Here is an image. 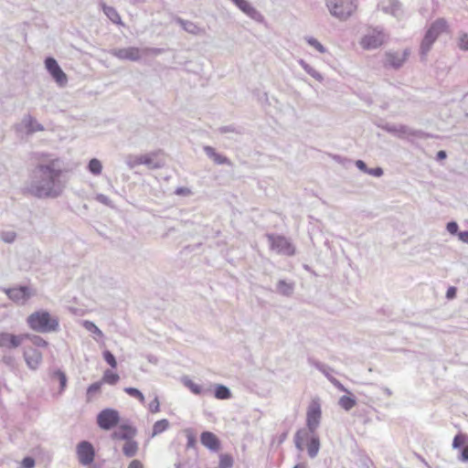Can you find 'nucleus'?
I'll list each match as a JSON object with an SVG mask.
<instances>
[{
  "instance_id": "f257e3e1",
  "label": "nucleus",
  "mask_w": 468,
  "mask_h": 468,
  "mask_svg": "<svg viewBox=\"0 0 468 468\" xmlns=\"http://www.w3.org/2000/svg\"><path fill=\"white\" fill-rule=\"evenodd\" d=\"M66 182L63 168L58 158L40 161L32 170L27 190L37 198L58 197Z\"/></svg>"
},
{
  "instance_id": "f03ea898",
  "label": "nucleus",
  "mask_w": 468,
  "mask_h": 468,
  "mask_svg": "<svg viewBox=\"0 0 468 468\" xmlns=\"http://www.w3.org/2000/svg\"><path fill=\"white\" fill-rule=\"evenodd\" d=\"M28 327L39 334L56 333L59 331V320L46 310H38L27 318Z\"/></svg>"
},
{
  "instance_id": "7ed1b4c3",
  "label": "nucleus",
  "mask_w": 468,
  "mask_h": 468,
  "mask_svg": "<svg viewBox=\"0 0 468 468\" xmlns=\"http://www.w3.org/2000/svg\"><path fill=\"white\" fill-rule=\"evenodd\" d=\"M329 14L339 21H346L356 11L358 0H325Z\"/></svg>"
},
{
  "instance_id": "20e7f679",
  "label": "nucleus",
  "mask_w": 468,
  "mask_h": 468,
  "mask_svg": "<svg viewBox=\"0 0 468 468\" xmlns=\"http://www.w3.org/2000/svg\"><path fill=\"white\" fill-rule=\"evenodd\" d=\"M267 239L271 249L275 250L278 254L285 256H292L295 254V247L284 236L267 234Z\"/></svg>"
},
{
  "instance_id": "39448f33",
  "label": "nucleus",
  "mask_w": 468,
  "mask_h": 468,
  "mask_svg": "<svg viewBox=\"0 0 468 468\" xmlns=\"http://www.w3.org/2000/svg\"><path fill=\"white\" fill-rule=\"evenodd\" d=\"M322 416V410L319 399H313L310 403L306 413V426L305 429L309 433H314L320 425Z\"/></svg>"
},
{
  "instance_id": "423d86ee",
  "label": "nucleus",
  "mask_w": 468,
  "mask_h": 468,
  "mask_svg": "<svg viewBox=\"0 0 468 468\" xmlns=\"http://www.w3.org/2000/svg\"><path fill=\"white\" fill-rule=\"evenodd\" d=\"M120 421L119 411L114 409H104L97 415V424L104 431H110Z\"/></svg>"
},
{
  "instance_id": "0eeeda50",
  "label": "nucleus",
  "mask_w": 468,
  "mask_h": 468,
  "mask_svg": "<svg viewBox=\"0 0 468 468\" xmlns=\"http://www.w3.org/2000/svg\"><path fill=\"white\" fill-rule=\"evenodd\" d=\"M386 34L382 28H373L361 39V46L365 49H375L379 48L386 40Z\"/></svg>"
},
{
  "instance_id": "6e6552de",
  "label": "nucleus",
  "mask_w": 468,
  "mask_h": 468,
  "mask_svg": "<svg viewBox=\"0 0 468 468\" xmlns=\"http://www.w3.org/2000/svg\"><path fill=\"white\" fill-rule=\"evenodd\" d=\"M45 67L59 87H65L67 85L68 77L54 58L48 57L45 59Z\"/></svg>"
},
{
  "instance_id": "1a4fd4ad",
  "label": "nucleus",
  "mask_w": 468,
  "mask_h": 468,
  "mask_svg": "<svg viewBox=\"0 0 468 468\" xmlns=\"http://www.w3.org/2000/svg\"><path fill=\"white\" fill-rule=\"evenodd\" d=\"M2 290L11 301L21 305L25 304L33 295V292L28 286H18L10 289L2 288Z\"/></svg>"
},
{
  "instance_id": "9d476101",
  "label": "nucleus",
  "mask_w": 468,
  "mask_h": 468,
  "mask_svg": "<svg viewBox=\"0 0 468 468\" xmlns=\"http://www.w3.org/2000/svg\"><path fill=\"white\" fill-rule=\"evenodd\" d=\"M77 455L82 465H90L94 461L95 451L90 441H82L77 445Z\"/></svg>"
},
{
  "instance_id": "9b49d317",
  "label": "nucleus",
  "mask_w": 468,
  "mask_h": 468,
  "mask_svg": "<svg viewBox=\"0 0 468 468\" xmlns=\"http://www.w3.org/2000/svg\"><path fill=\"white\" fill-rule=\"evenodd\" d=\"M143 50L139 48L129 47L122 48H114L111 50V54L121 59L129 61H139L142 58Z\"/></svg>"
},
{
  "instance_id": "f8f14e48",
  "label": "nucleus",
  "mask_w": 468,
  "mask_h": 468,
  "mask_svg": "<svg viewBox=\"0 0 468 468\" xmlns=\"http://www.w3.org/2000/svg\"><path fill=\"white\" fill-rule=\"evenodd\" d=\"M25 335H14L7 332L0 333V347L5 349H15L20 346L25 340Z\"/></svg>"
},
{
  "instance_id": "ddd939ff",
  "label": "nucleus",
  "mask_w": 468,
  "mask_h": 468,
  "mask_svg": "<svg viewBox=\"0 0 468 468\" xmlns=\"http://www.w3.org/2000/svg\"><path fill=\"white\" fill-rule=\"evenodd\" d=\"M383 129L385 131H387L388 133L398 135L399 137H407V136L420 137V135L422 134V132L413 130V129L410 128L409 126L402 125V124L397 125V124L388 123L383 127Z\"/></svg>"
},
{
  "instance_id": "4468645a",
  "label": "nucleus",
  "mask_w": 468,
  "mask_h": 468,
  "mask_svg": "<svg viewBox=\"0 0 468 468\" xmlns=\"http://www.w3.org/2000/svg\"><path fill=\"white\" fill-rule=\"evenodd\" d=\"M410 52L405 49L402 53L400 52H388L386 54L387 65L393 69H399L405 60L407 59Z\"/></svg>"
},
{
  "instance_id": "2eb2a0df",
  "label": "nucleus",
  "mask_w": 468,
  "mask_h": 468,
  "mask_svg": "<svg viewBox=\"0 0 468 468\" xmlns=\"http://www.w3.org/2000/svg\"><path fill=\"white\" fill-rule=\"evenodd\" d=\"M136 434V429L129 424H122L118 430L112 433V438L114 440L128 441L134 437Z\"/></svg>"
},
{
  "instance_id": "dca6fc26",
  "label": "nucleus",
  "mask_w": 468,
  "mask_h": 468,
  "mask_svg": "<svg viewBox=\"0 0 468 468\" xmlns=\"http://www.w3.org/2000/svg\"><path fill=\"white\" fill-rule=\"evenodd\" d=\"M201 443L210 451L219 450L220 442L218 437L211 431H203L200 435Z\"/></svg>"
},
{
  "instance_id": "f3484780",
  "label": "nucleus",
  "mask_w": 468,
  "mask_h": 468,
  "mask_svg": "<svg viewBox=\"0 0 468 468\" xmlns=\"http://www.w3.org/2000/svg\"><path fill=\"white\" fill-rule=\"evenodd\" d=\"M24 357L28 367L36 369L42 360L41 353L35 348L26 350Z\"/></svg>"
},
{
  "instance_id": "a211bd4d",
  "label": "nucleus",
  "mask_w": 468,
  "mask_h": 468,
  "mask_svg": "<svg viewBox=\"0 0 468 468\" xmlns=\"http://www.w3.org/2000/svg\"><path fill=\"white\" fill-rule=\"evenodd\" d=\"M239 9L253 19L261 16L258 10L253 7L247 0H230Z\"/></svg>"
},
{
  "instance_id": "6ab92c4d",
  "label": "nucleus",
  "mask_w": 468,
  "mask_h": 468,
  "mask_svg": "<svg viewBox=\"0 0 468 468\" xmlns=\"http://www.w3.org/2000/svg\"><path fill=\"white\" fill-rule=\"evenodd\" d=\"M22 123L27 129V134H32L36 132L45 130L44 126L30 114H27L23 117Z\"/></svg>"
},
{
  "instance_id": "aec40b11",
  "label": "nucleus",
  "mask_w": 468,
  "mask_h": 468,
  "mask_svg": "<svg viewBox=\"0 0 468 468\" xmlns=\"http://www.w3.org/2000/svg\"><path fill=\"white\" fill-rule=\"evenodd\" d=\"M205 154L211 159L216 165H230V160L221 154L216 152V150L209 145H206L203 147Z\"/></svg>"
},
{
  "instance_id": "412c9836",
  "label": "nucleus",
  "mask_w": 468,
  "mask_h": 468,
  "mask_svg": "<svg viewBox=\"0 0 468 468\" xmlns=\"http://www.w3.org/2000/svg\"><path fill=\"white\" fill-rule=\"evenodd\" d=\"M381 10L393 16L399 17L401 15L399 0H383L380 4Z\"/></svg>"
},
{
  "instance_id": "4be33fe9",
  "label": "nucleus",
  "mask_w": 468,
  "mask_h": 468,
  "mask_svg": "<svg viewBox=\"0 0 468 468\" xmlns=\"http://www.w3.org/2000/svg\"><path fill=\"white\" fill-rule=\"evenodd\" d=\"M307 443V453L310 458L314 459L317 456L320 450V439L314 433H309V439L306 441Z\"/></svg>"
},
{
  "instance_id": "5701e85b",
  "label": "nucleus",
  "mask_w": 468,
  "mask_h": 468,
  "mask_svg": "<svg viewBox=\"0 0 468 468\" xmlns=\"http://www.w3.org/2000/svg\"><path fill=\"white\" fill-rule=\"evenodd\" d=\"M175 21L180 25L182 27V28L189 33V34H192V35H198L201 33V28L199 27H197L195 23L191 22V21H188V20H185L179 16H176L175 17Z\"/></svg>"
},
{
  "instance_id": "b1692460",
  "label": "nucleus",
  "mask_w": 468,
  "mask_h": 468,
  "mask_svg": "<svg viewBox=\"0 0 468 468\" xmlns=\"http://www.w3.org/2000/svg\"><path fill=\"white\" fill-rule=\"evenodd\" d=\"M447 22L443 18L435 20L428 28L427 32L438 38V37L446 30Z\"/></svg>"
},
{
  "instance_id": "393cba45",
  "label": "nucleus",
  "mask_w": 468,
  "mask_h": 468,
  "mask_svg": "<svg viewBox=\"0 0 468 468\" xmlns=\"http://www.w3.org/2000/svg\"><path fill=\"white\" fill-rule=\"evenodd\" d=\"M309 439V431H307L305 429H300L298 430L293 438L295 448L299 452L303 451V444L306 441Z\"/></svg>"
},
{
  "instance_id": "a878e982",
  "label": "nucleus",
  "mask_w": 468,
  "mask_h": 468,
  "mask_svg": "<svg viewBox=\"0 0 468 468\" xmlns=\"http://www.w3.org/2000/svg\"><path fill=\"white\" fill-rule=\"evenodd\" d=\"M183 383L195 395H207L210 392V389L204 388L187 378L183 379Z\"/></svg>"
},
{
  "instance_id": "bb28decb",
  "label": "nucleus",
  "mask_w": 468,
  "mask_h": 468,
  "mask_svg": "<svg viewBox=\"0 0 468 468\" xmlns=\"http://www.w3.org/2000/svg\"><path fill=\"white\" fill-rule=\"evenodd\" d=\"M50 378L52 381L58 380L59 383V394H62L67 387L68 378L66 374L60 370L57 369L53 371L50 375Z\"/></svg>"
},
{
  "instance_id": "cd10ccee",
  "label": "nucleus",
  "mask_w": 468,
  "mask_h": 468,
  "mask_svg": "<svg viewBox=\"0 0 468 468\" xmlns=\"http://www.w3.org/2000/svg\"><path fill=\"white\" fill-rule=\"evenodd\" d=\"M294 283L285 280H280L277 283V292L283 296H291L293 293Z\"/></svg>"
},
{
  "instance_id": "c85d7f7f",
  "label": "nucleus",
  "mask_w": 468,
  "mask_h": 468,
  "mask_svg": "<svg viewBox=\"0 0 468 468\" xmlns=\"http://www.w3.org/2000/svg\"><path fill=\"white\" fill-rule=\"evenodd\" d=\"M214 397L218 399H229L231 398L230 389L222 384H216L214 386Z\"/></svg>"
},
{
  "instance_id": "c756f323",
  "label": "nucleus",
  "mask_w": 468,
  "mask_h": 468,
  "mask_svg": "<svg viewBox=\"0 0 468 468\" xmlns=\"http://www.w3.org/2000/svg\"><path fill=\"white\" fill-rule=\"evenodd\" d=\"M308 362L311 366L314 367L316 369H318L320 372H322L329 381H330V378H334L331 375V372H333V369L329 366H327L324 363H321L314 358H309Z\"/></svg>"
},
{
  "instance_id": "7c9ffc66",
  "label": "nucleus",
  "mask_w": 468,
  "mask_h": 468,
  "mask_svg": "<svg viewBox=\"0 0 468 468\" xmlns=\"http://www.w3.org/2000/svg\"><path fill=\"white\" fill-rule=\"evenodd\" d=\"M138 451V443L131 439L126 441L122 447V452L126 457H133Z\"/></svg>"
},
{
  "instance_id": "2f4dec72",
  "label": "nucleus",
  "mask_w": 468,
  "mask_h": 468,
  "mask_svg": "<svg viewBox=\"0 0 468 468\" xmlns=\"http://www.w3.org/2000/svg\"><path fill=\"white\" fill-rule=\"evenodd\" d=\"M169 421L166 419L157 420L153 426L152 437L161 434L169 428Z\"/></svg>"
},
{
  "instance_id": "473e14b6",
  "label": "nucleus",
  "mask_w": 468,
  "mask_h": 468,
  "mask_svg": "<svg viewBox=\"0 0 468 468\" xmlns=\"http://www.w3.org/2000/svg\"><path fill=\"white\" fill-rule=\"evenodd\" d=\"M103 12L112 22L115 24L121 23V16L114 7L104 5Z\"/></svg>"
},
{
  "instance_id": "72a5a7b5",
  "label": "nucleus",
  "mask_w": 468,
  "mask_h": 468,
  "mask_svg": "<svg viewBox=\"0 0 468 468\" xmlns=\"http://www.w3.org/2000/svg\"><path fill=\"white\" fill-rule=\"evenodd\" d=\"M88 170L93 176H100L102 171L101 162L97 158H92L88 164Z\"/></svg>"
},
{
  "instance_id": "f704fd0d",
  "label": "nucleus",
  "mask_w": 468,
  "mask_h": 468,
  "mask_svg": "<svg viewBox=\"0 0 468 468\" xmlns=\"http://www.w3.org/2000/svg\"><path fill=\"white\" fill-rule=\"evenodd\" d=\"M139 163H141V165H146L150 169H155L160 167V165L154 160L151 154L139 155Z\"/></svg>"
},
{
  "instance_id": "c9c22d12",
  "label": "nucleus",
  "mask_w": 468,
  "mask_h": 468,
  "mask_svg": "<svg viewBox=\"0 0 468 468\" xmlns=\"http://www.w3.org/2000/svg\"><path fill=\"white\" fill-rule=\"evenodd\" d=\"M302 68L308 73L310 76H312L314 79H315L318 81L323 80V76L321 73H319L317 70H315L313 67H311L308 63H306L303 59H301L299 61Z\"/></svg>"
},
{
  "instance_id": "e433bc0d",
  "label": "nucleus",
  "mask_w": 468,
  "mask_h": 468,
  "mask_svg": "<svg viewBox=\"0 0 468 468\" xmlns=\"http://www.w3.org/2000/svg\"><path fill=\"white\" fill-rule=\"evenodd\" d=\"M338 404L342 409L348 411L356 404V400L353 397L342 396L339 399Z\"/></svg>"
},
{
  "instance_id": "4c0bfd02",
  "label": "nucleus",
  "mask_w": 468,
  "mask_h": 468,
  "mask_svg": "<svg viewBox=\"0 0 468 468\" xmlns=\"http://www.w3.org/2000/svg\"><path fill=\"white\" fill-rule=\"evenodd\" d=\"M25 335V339H28L30 340V342L36 346H38V347H47L48 346V342L41 336L39 335H31V334H24Z\"/></svg>"
},
{
  "instance_id": "58836bf2",
  "label": "nucleus",
  "mask_w": 468,
  "mask_h": 468,
  "mask_svg": "<svg viewBox=\"0 0 468 468\" xmlns=\"http://www.w3.org/2000/svg\"><path fill=\"white\" fill-rule=\"evenodd\" d=\"M123 390L129 396H131L134 399H137L142 404L145 403V398H144V394L138 388L128 387V388H124Z\"/></svg>"
},
{
  "instance_id": "ea45409f",
  "label": "nucleus",
  "mask_w": 468,
  "mask_h": 468,
  "mask_svg": "<svg viewBox=\"0 0 468 468\" xmlns=\"http://www.w3.org/2000/svg\"><path fill=\"white\" fill-rule=\"evenodd\" d=\"M433 45V42L429 39V37H426L424 36L421 44H420V57L421 59H424L425 57L428 55L429 51L431 50V47Z\"/></svg>"
},
{
  "instance_id": "a19ab883",
  "label": "nucleus",
  "mask_w": 468,
  "mask_h": 468,
  "mask_svg": "<svg viewBox=\"0 0 468 468\" xmlns=\"http://www.w3.org/2000/svg\"><path fill=\"white\" fill-rule=\"evenodd\" d=\"M16 232L14 230H3L0 232V239L8 244L13 243L16 240Z\"/></svg>"
},
{
  "instance_id": "79ce46f5",
  "label": "nucleus",
  "mask_w": 468,
  "mask_h": 468,
  "mask_svg": "<svg viewBox=\"0 0 468 468\" xmlns=\"http://www.w3.org/2000/svg\"><path fill=\"white\" fill-rule=\"evenodd\" d=\"M119 378L116 373L107 369L103 374L102 381L110 385H114L118 382Z\"/></svg>"
},
{
  "instance_id": "37998d69",
  "label": "nucleus",
  "mask_w": 468,
  "mask_h": 468,
  "mask_svg": "<svg viewBox=\"0 0 468 468\" xmlns=\"http://www.w3.org/2000/svg\"><path fill=\"white\" fill-rule=\"evenodd\" d=\"M83 326L87 331H89L100 337H101L103 335L101 330L94 323H92L90 321H84Z\"/></svg>"
},
{
  "instance_id": "c03bdc74",
  "label": "nucleus",
  "mask_w": 468,
  "mask_h": 468,
  "mask_svg": "<svg viewBox=\"0 0 468 468\" xmlns=\"http://www.w3.org/2000/svg\"><path fill=\"white\" fill-rule=\"evenodd\" d=\"M233 465V458L229 454H220L219 456V467L220 468H231Z\"/></svg>"
},
{
  "instance_id": "a18cd8bd",
  "label": "nucleus",
  "mask_w": 468,
  "mask_h": 468,
  "mask_svg": "<svg viewBox=\"0 0 468 468\" xmlns=\"http://www.w3.org/2000/svg\"><path fill=\"white\" fill-rule=\"evenodd\" d=\"M305 40L310 46L314 48L320 53L326 52V48L316 38H314L313 37H308L305 38Z\"/></svg>"
},
{
  "instance_id": "49530a36",
  "label": "nucleus",
  "mask_w": 468,
  "mask_h": 468,
  "mask_svg": "<svg viewBox=\"0 0 468 468\" xmlns=\"http://www.w3.org/2000/svg\"><path fill=\"white\" fill-rule=\"evenodd\" d=\"M103 358L112 368L117 367L116 358L111 351L105 350L103 352Z\"/></svg>"
},
{
  "instance_id": "de8ad7c7",
  "label": "nucleus",
  "mask_w": 468,
  "mask_h": 468,
  "mask_svg": "<svg viewBox=\"0 0 468 468\" xmlns=\"http://www.w3.org/2000/svg\"><path fill=\"white\" fill-rule=\"evenodd\" d=\"M102 385V381H97L90 385L87 388V396L90 398L96 392L100 391Z\"/></svg>"
},
{
  "instance_id": "09e8293b",
  "label": "nucleus",
  "mask_w": 468,
  "mask_h": 468,
  "mask_svg": "<svg viewBox=\"0 0 468 468\" xmlns=\"http://www.w3.org/2000/svg\"><path fill=\"white\" fill-rule=\"evenodd\" d=\"M458 47L462 50L468 51V34L463 33L459 37Z\"/></svg>"
},
{
  "instance_id": "8fccbe9b",
  "label": "nucleus",
  "mask_w": 468,
  "mask_h": 468,
  "mask_svg": "<svg viewBox=\"0 0 468 468\" xmlns=\"http://www.w3.org/2000/svg\"><path fill=\"white\" fill-rule=\"evenodd\" d=\"M129 168L133 169L141 165L139 163V155H129L125 161Z\"/></svg>"
},
{
  "instance_id": "3c124183",
  "label": "nucleus",
  "mask_w": 468,
  "mask_h": 468,
  "mask_svg": "<svg viewBox=\"0 0 468 468\" xmlns=\"http://www.w3.org/2000/svg\"><path fill=\"white\" fill-rule=\"evenodd\" d=\"M148 409L152 413H157L160 411V402L157 396H155L154 399L149 403Z\"/></svg>"
},
{
  "instance_id": "603ef678",
  "label": "nucleus",
  "mask_w": 468,
  "mask_h": 468,
  "mask_svg": "<svg viewBox=\"0 0 468 468\" xmlns=\"http://www.w3.org/2000/svg\"><path fill=\"white\" fill-rule=\"evenodd\" d=\"M464 443V436L463 434H457L454 436L452 441V448L459 449Z\"/></svg>"
},
{
  "instance_id": "864d4df0",
  "label": "nucleus",
  "mask_w": 468,
  "mask_h": 468,
  "mask_svg": "<svg viewBox=\"0 0 468 468\" xmlns=\"http://www.w3.org/2000/svg\"><path fill=\"white\" fill-rule=\"evenodd\" d=\"M446 229L452 235H456V234L458 235V233H459V231H458L459 226H458L457 222H455V221L448 222L446 225Z\"/></svg>"
},
{
  "instance_id": "5fc2aeb1",
  "label": "nucleus",
  "mask_w": 468,
  "mask_h": 468,
  "mask_svg": "<svg viewBox=\"0 0 468 468\" xmlns=\"http://www.w3.org/2000/svg\"><path fill=\"white\" fill-rule=\"evenodd\" d=\"M186 433H187L186 434V438H187L186 447L187 448L195 447L196 442H197L195 435L189 431H186Z\"/></svg>"
},
{
  "instance_id": "6e6d98bb",
  "label": "nucleus",
  "mask_w": 468,
  "mask_h": 468,
  "mask_svg": "<svg viewBox=\"0 0 468 468\" xmlns=\"http://www.w3.org/2000/svg\"><path fill=\"white\" fill-rule=\"evenodd\" d=\"M35 460L30 457V456H27V457H25L22 461V467L23 468H33L35 466Z\"/></svg>"
},
{
  "instance_id": "4d7b16f0",
  "label": "nucleus",
  "mask_w": 468,
  "mask_h": 468,
  "mask_svg": "<svg viewBox=\"0 0 468 468\" xmlns=\"http://www.w3.org/2000/svg\"><path fill=\"white\" fill-rule=\"evenodd\" d=\"M96 200L103 205H106V206L112 205V200L110 199V197H108L107 196H105L103 194H98L96 197Z\"/></svg>"
},
{
  "instance_id": "13d9d810",
  "label": "nucleus",
  "mask_w": 468,
  "mask_h": 468,
  "mask_svg": "<svg viewBox=\"0 0 468 468\" xmlns=\"http://www.w3.org/2000/svg\"><path fill=\"white\" fill-rule=\"evenodd\" d=\"M330 382L337 388L339 389L340 391H343V392H348V390L345 388V386L338 380L336 379L335 377L334 378H330Z\"/></svg>"
},
{
  "instance_id": "bf43d9fd",
  "label": "nucleus",
  "mask_w": 468,
  "mask_h": 468,
  "mask_svg": "<svg viewBox=\"0 0 468 468\" xmlns=\"http://www.w3.org/2000/svg\"><path fill=\"white\" fill-rule=\"evenodd\" d=\"M367 174L376 177H379L383 175V169L381 167L368 168Z\"/></svg>"
},
{
  "instance_id": "052dcab7",
  "label": "nucleus",
  "mask_w": 468,
  "mask_h": 468,
  "mask_svg": "<svg viewBox=\"0 0 468 468\" xmlns=\"http://www.w3.org/2000/svg\"><path fill=\"white\" fill-rule=\"evenodd\" d=\"M163 52L162 48H147L143 49V53L144 54H153V55H159Z\"/></svg>"
},
{
  "instance_id": "680f3d73",
  "label": "nucleus",
  "mask_w": 468,
  "mask_h": 468,
  "mask_svg": "<svg viewBox=\"0 0 468 468\" xmlns=\"http://www.w3.org/2000/svg\"><path fill=\"white\" fill-rule=\"evenodd\" d=\"M459 460L463 463L468 462V444L462 449Z\"/></svg>"
},
{
  "instance_id": "e2e57ef3",
  "label": "nucleus",
  "mask_w": 468,
  "mask_h": 468,
  "mask_svg": "<svg viewBox=\"0 0 468 468\" xmlns=\"http://www.w3.org/2000/svg\"><path fill=\"white\" fill-rule=\"evenodd\" d=\"M190 193L191 191L187 187H177L175 190V194L178 196H188Z\"/></svg>"
},
{
  "instance_id": "0e129e2a",
  "label": "nucleus",
  "mask_w": 468,
  "mask_h": 468,
  "mask_svg": "<svg viewBox=\"0 0 468 468\" xmlns=\"http://www.w3.org/2000/svg\"><path fill=\"white\" fill-rule=\"evenodd\" d=\"M356 167H357L360 171H362V172H364V173H366V174H367V171H368V168H367V164H366L364 161H362V160H357V161L356 162Z\"/></svg>"
},
{
  "instance_id": "69168bd1",
  "label": "nucleus",
  "mask_w": 468,
  "mask_h": 468,
  "mask_svg": "<svg viewBox=\"0 0 468 468\" xmlns=\"http://www.w3.org/2000/svg\"><path fill=\"white\" fill-rule=\"evenodd\" d=\"M459 239L468 244V230L460 231L458 233Z\"/></svg>"
},
{
  "instance_id": "338daca9",
  "label": "nucleus",
  "mask_w": 468,
  "mask_h": 468,
  "mask_svg": "<svg viewBox=\"0 0 468 468\" xmlns=\"http://www.w3.org/2000/svg\"><path fill=\"white\" fill-rule=\"evenodd\" d=\"M456 295V288L455 287H449L447 292H446V297L448 299H452L454 298Z\"/></svg>"
},
{
  "instance_id": "774afa93",
  "label": "nucleus",
  "mask_w": 468,
  "mask_h": 468,
  "mask_svg": "<svg viewBox=\"0 0 468 468\" xmlns=\"http://www.w3.org/2000/svg\"><path fill=\"white\" fill-rule=\"evenodd\" d=\"M128 468H144V466L139 460H133L130 463Z\"/></svg>"
}]
</instances>
